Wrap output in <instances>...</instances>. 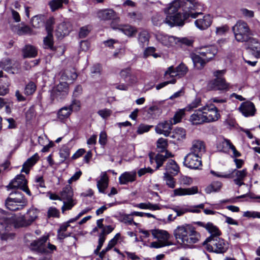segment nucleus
<instances>
[{
	"instance_id": "14",
	"label": "nucleus",
	"mask_w": 260,
	"mask_h": 260,
	"mask_svg": "<svg viewBox=\"0 0 260 260\" xmlns=\"http://www.w3.org/2000/svg\"><path fill=\"white\" fill-rule=\"evenodd\" d=\"M49 240V235H45L38 240L33 241L30 244V247L34 250L41 253H48L47 243Z\"/></svg>"
},
{
	"instance_id": "7",
	"label": "nucleus",
	"mask_w": 260,
	"mask_h": 260,
	"mask_svg": "<svg viewBox=\"0 0 260 260\" xmlns=\"http://www.w3.org/2000/svg\"><path fill=\"white\" fill-rule=\"evenodd\" d=\"M225 73V71L223 70L215 72L214 75L216 78L209 82L208 88L211 90H228L230 88V84L226 82L225 79L222 77Z\"/></svg>"
},
{
	"instance_id": "39",
	"label": "nucleus",
	"mask_w": 260,
	"mask_h": 260,
	"mask_svg": "<svg viewBox=\"0 0 260 260\" xmlns=\"http://www.w3.org/2000/svg\"><path fill=\"white\" fill-rule=\"evenodd\" d=\"M186 132L183 128L178 127L174 130L171 137L175 140V141H180L185 139Z\"/></svg>"
},
{
	"instance_id": "4",
	"label": "nucleus",
	"mask_w": 260,
	"mask_h": 260,
	"mask_svg": "<svg viewBox=\"0 0 260 260\" xmlns=\"http://www.w3.org/2000/svg\"><path fill=\"white\" fill-rule=\"evenodd\" d=\"M60 195V201H63V206L61 207V211L63 213L66 210H71L76 205L77 201L73 198V190L70 185H67L63 188Z\"/></svg>"
},
{
	"instance_id": "63",
	"label": "nucleus",
	"mask_w": 260,
	"mask_h": 260,
	"mask_svg": "<svg viewBox=\"0 0 260 260\" xmlns=\"http://www.w3.org/2000/svg\"><path fill=\"white\" fill-rule=\"evenodd\" d=\"M98 114L103 118L106 119L111 115L112 111L110 109L105 108L99 110Z\"/></svg>"
},
{
	"instance_id": "42",
	"label": "nucleus",
	"mask_w": 260,
	"mask_h": 260,
	"mask_svg": "<svg viewBox=\"0 0 260 260\" xmlns=\"http://www.w3.org/2000/svg\"><path fill=\"white\" fill-rule=\"evenodd\" d=\"M149 39L150 35L146 30H142L139 33L138 41L139 45L142 47L148 44Z\"/></svg>"
},
{
	"instance_id": "16",
	"label": "nucleus",
	"mask_w": 260,
	"mask_h": 260,
	"mask_svg": "<svg viewBox=\"0 0 260 260\" xmlns=\"http://www.w3.org/2000/svg\"><path fill=\"white\" fill-rule=\"evenodd\" d=\"M181 8V0H174L169 5V6L165 9V14L170 16H181V13L179 10Z\"/></svg>"
},
{
	"instance_id": "27",
	"label": "nucleus",
	"mask_w": 260,
	"mask_h": 260,
	"mask_svg": "<svg viewBox=\"0 0 260 260\" xmlns=\"http://www.w3.org/2000/svg\"><path fill=\"white\" fill-rule=\"evenodd\" d=\"M174 194L175 196L192 195L198 192L197 186H192L190 188H178L174 190Z\"/></svg>"
},
{
	"instance_id": "38",
	"label": "nucleus",
	"mask_w": 260,
	"mask_h": 260,
	"mask_svg": "<svg viewBox=\"0 0 260 260\" xmlns=\"http://www.w3.org/2000/svg\"><path fill=\"white\" fill-rule=\"evenodd\" d=\"M182 17H166L163 22L168 24L171 27L175 26H182L184 24V19Z\"/></svg>"
},
{
	"instance_id": "40",
	"label": "nucleus",
	"mask_w": 260,
	"mask_h": 260,
	"mask_svg": "<svg viewBox=\"0 0 260 260\" xmlns=\"http://www.w3.org/2000/svg\"><path fill=\"white\" fill-rule=\"evenodd\" d=\"M5 205L6 207L11 211L22 210L25 207L24 204L16 203L15 201L10 200L9 198H7L6 200Z\"/></svg>"
},
{
	"instance_id": "26",
	"label": "nucleus",
	"mask_w": 260,
	"mask_h": 260,
	"mask_svg": "<svg viewBox=\"0 0 260 260\" xmlns=\"http://www.w3.org/2000/svg\"><path fill=\"white\" fill-rule=\"evenodd\" d=\"M234 174L236 177L234 179V183L239 186L244 185L243 180L245 177L247 176V172L246 169H243L242 170H237L235 169L231 174L233 177V174Z\"/></svg>"
},
{
	"instance_id": "32",
	"label": "nucleus",
	"mask_w": 260,
	"mask_h": 260,
	"mask_svg": "<svg viewBox=\"0 0 260 260\" xmlns=\"http://www.w3.org/2000/svg\"><path fill=\"white\" fill-rule=\"evenodd\" d=\"M163 101L153 102V105L148 109V114L150 115L152 118H155L161 113L160 105L162 104Z\"/></svg>"
},
{
	"instance_id": "34",
	"label": "nucleus",
	"mask_w": 260,
	"mask_h": 260,
	"mask_svg": "<svg viewBox=\"0 0 260 260\" xmlns=\"http://www.w3.org/2000/svg\"><path fill=\"white\" fill-rule=\"evenodd\" d=\"M191 58L195 67L198 69H202L208 62L200 54L199 52L191 55Z\"/></svg>"
},
{
	"instance_id": "47",
	"label": "nucleus",
	"mask_w": 260,
	"mask_h": 260,
	"mask_svg": "<svg viewBox=\"0 0 260 260\" xmlns=\"http://www.w3.org/2000/svg\"><path fill=\"white\" fill-rule=\"evenodd\" d=\"M72 111L69 106L61 108L58 112L57 117L60 120L68 118L72 113Z\"/></svg>"
},
{
	"instance_id": "12",
	"label": "nucleus",
	"mask_w": 260,
	"mask_h": 260,
	"mask_svg": "<svg viewBox=\"0 0 260 260\" xmlns=\"http://www.w3.org/2000/svg\"><path fill=\"white\" fill-rule=\"evenodd\" d=\"M155 37L162 45L168 48L176 47L177 42L179 41L178 37L170 36L161 32L156 33Z\"/></svg>"
},
{
	"instance_id": "58",
	"label": "nucleus",
	"mask_w": 260,
	"mask_h": 260,
	"mask_svg": "<svg viewBox=\"0 0 260 260\" xmlns=\"http://www.w3.org/2000/svg\"><path fill=\"white\" fill-rule=\"evenodd\" d=\"M35 182L36 186L40 189L39 191H44L45 186L43 177L39 176L36 177Z\"/></svg>"
},
{
	"instance_id": "28",
	"label": "nucleus",
	"mask_w": 260,
	"mask_h": 260,
	"mask_svg": "<svg viewBox=\"0 0 260 260\" xmlns=\"http://www.w3.org/2000/svg\"><path fill=\"white\" fill-rule=\"evenodd\" d=\"M77 77V75L74 70H66L61 73L60 82H72Z\"/></svg>"
},
{
	"instance_id": "37",
	"label": "nucleus",
	"mask_w": 260,
	"mask_h": 260,
	"mask_svg": "<svg viewBox=\"0 0 260 260\" xmlns=\"http://www.w3.org/2000/svg\"><path fill=\"white\" fill-rule=\"evenodd\" d=\"M119 28V30L121 31L124 34L130 38L135 36L138 31L136 27L127 24H122V26Z\"/></svg>"
},
{
	"instance_id": "48",
	"label": "nucleus",
	"mask_w": 260,
	"mask_h": 260,
	"mask_svg": "<svg viewBox=\"0 0 260 260\" xmlns=\"http://www.w3.org/2000/svg\"><path fill=\"white\" fill-rule=\"evenodd\" d=\"M172 156L171 153L166 152L165 155L157 154L155 157V162L157 164L156 169L160 167L166 159Z\"/></svg>"
},
{
	"instance_id": "35",
	"label": "nucleus",
	"mask_w": 260,
	"mask_h": 260,
	"mask_svg": "<svg viewBox=\"0 0 260 260\" xmlns=\"http://www.w3.org/2000/svg\"><path fill=\"white\" fill-rule=\"evenodd\" d=\"M23 56L24 58H34L38 54V51L35 47L26 45L22 49Z\"/></svg>"
},
{
	"instance_id": "62",
	"label": "nucleus",
	"mask_w": 260,
	"mask_h": 260,
	"mask_svg": "<svg viewBox=\"0 0 260 260\" xmlns=\"http://www.w3.org/2000/svg\"><path fill=\"white\" fill-rule=\"evenodd\" d=\"M168 143L166 139L164 138H159L157 141V147L160 149L161 151H164L166 149Z\"/></svg>"
},
{
	"instance_id": "31",
	"label": "nucleus",
	"mask_w": 260,
	"mask_h": 260,
	"mask_svg": "<svg viewBox=\"0 0 260 260\" xmlns=\"http://www.w3.org/2000/svg\"><path fill=\"white\" fill-rule=\"evenodd\" d=\"M108 177L106 172L102 173L100 179L97 181V187L100 192L104 193L108 185Z\"/></svg>"
},
{
	"instance_id": "51",
	"label": "nucleus",
	"mask_w": 260,
	"mask_h": 260,
	"mask_svg": "<svg viewBox=\"0 0 260 260\" xmlns=\"http://www.w3.org/2000/svg\"><path fill=\"white\" fill-rule=\"evenodd\" d=\"M164 180L166 182V185L169 187L174 188L175 187L176 182L175 179L168 173H164Z\"/></svg>"
},
{
	"instance_id": "17",
	"label": "nucleus",
	"mask_w": 260,
	"mask_h": 260,
	"mask_svg": "<svg viewBox=\"0 0 260 260\" xmlns=\"http://www.w3.org/2000/svg\"><path fill=\"white\" fill-rule=\"evenodd\" d=\"M196 223L200 226L205 228L210 234V236L208 238H211V239L218 238L221 235V232L219 229L211 222L206 223L201 221H198Z\"/></svg>"
},
{
	"instance_id": "45",
	"label": "nucleus",
	"mask_w": 260,
	"mask_h": 260,
	"mask_svg": "<svg viewBox=\"0 0 260 260\" xmlns=\"http://www.w3.org/2000/svg\"><path fill=\"white\" fill-rule=\"evenodd\" d=\"M69 25V24L64 22L58 25L56 29L57 35L61 37L68 35L70 32V30L68 28Z\"/></svg>"
},
{
	"instance_id": "9",
	"label": "nucleus",
	"mask_w": 260,
	"mask_h": 260,
	"mask_svg": "<svg viewBox=\"0 0 260 260\" xmlns=\"http://www.w3.org/2000/svg\"><path fill=\"white\" fill-rule=\"evenodd\" d=\"M68 83L60 82L51 91L50 99L52 103L63 100L68 94Z\"/></svg>"
},
{
	"instance_id": "52",
	"label": "nucleus",
	"mask_w": 260,
	"mask_h": 260,
	"mask_svg": "<svg viewBox=\"0 0 260 260\" xmlns=\"http://www.w3.org/2000/svg\"><path fill=\"white\" fill-rule=\"evenodd\" d=\"M96 14L99 16H114L116 15L115 12L111 9L99 10Z\"/></svg>"
},
{
	"instance_id": "43",
	"label": "nucleus",
	"mask_w": 260,
	"mask_h": 260,
	"mask_svg": "<svg viewBox=\"0 0 260 260\" xmlns=\"http://www.w3.org/2000/svg\"><path fill=\"white\" fill-rule=\"evenodd\" d=\"M9 79L5 77L0 79V95H5L9 92Z\"/></svg>"
},
{
	"instance_id": "53",
	"label": "nucleus",
	"mask_w": 260,
	"mask_h": 260,
	"mask_svg": "<svg viewBox=\"0 0 260 260\" xmlns=\"http://www.w3.org/2000/svg\"><path fill=\"white\" fill-rule=\"evenodd\" d=\"M153 127V126L152 125H147L141 123L138 127L137 133L138 135H142L145 133L149 132L150 129Z\"/></svg>"
},
{
	"instance_id": "3",
	"label": "nucleus",
	"mask_w": 260,
	"mask_h": 260,
	"mask_svg": "<svg viewBox=\"0 0 260 260\" xmlns=\"http://www.w3.org/2000/svg\"><path fill=\"white\" fill-rule=\"evenodd\" d=\"M233 31L238 42L247 41L252 36V32L247 24L241 20L238 21L233 27Z\"/></svg>"
},
{
	"instance_id": "18",
	"label": "nucleus",
	"mask_w": 260,
	"mask_h": 260,
	"mask_svg": "<svg viewBox=\"0 0 260 260\" xmlns=\"http://www.w3.org/2000/svg\"><path fill=\"white\" fill-rule=\"evenodd\" d=\"M207 62L212 59L217 53V49L214 46L203 47L198 51Z\"/></svg>"
},
{
	"instance_id": "61",
	"label": "nucleus",
	"mask_w": 260,
	"mask_h": 260,
	"mask_svg": "<svg viewBox=\"0 0 260 260\" xmlns=\"http://www.w3.org/2000/svg\"><path fill=\"white\" fill-rule=\"evenodd\" d=\"M201 100L199 99H195L191 103L189 104L187 106H186L184 109L185 111H190L192 110L193 109L198 107L200 105Z\"/></svg>"
},
{
	"instance_id": "64",
	"label": "nucleus",
	"mask_w": 260,
	"mask_h": 260,
	"mask_svg": "<svg viewBox=\"0 0 260 260\" xmlns=\"http://www.w3.org/2000/svg\"><path fill=\"white\" fill-rule=\"evenodd\" d=\"M43 17H32L31 20V23L34 27L38 28L43 25Z\"/></svg>"
},
{
	"instance_id": "15",
	"label": "nucleus",
	"mask_w": 260,
	"mask_h": 260,
	"mask_svg": "<svg viewBox=\"0 0 260 260\" xmlns=\"http://www.w3.org/2000/svg\"><path fill=\"white\" fill-rule=\"evenodd\" d=\"M187 67L183 63L180 64L176 68L173 67H170L168 68V70L165 73V76L168 78L170 77H181L184 76L187 72Z\"/></svg>"
},
{
	"instance_id": "19",
	"label": "nucleus",
	"mask_w": 260,
	"mask_h": 260,
	"mask_svg": "<svg viewBox=\"0 0 260 260\" xmlns=\"http://www.w3.org/2000/svg\"><path fill=\"white\" fill-rule=\"evenodd\" d=\"M203 110L206 122L214 121L218 119L219 114L218 113L217 109L215 107H212L211 108L204 107Z\"/></svg>"
},
{
	"instance_id": "55",
	"label": "nucleus",
	"mask_w": 260,
	"mask_h": 260,
	"mask_svg": "<svg viewBox=\"0 0 260 260\" xmlns=\"http://www.w3.org/2000/svg\"><path fill=\"white\" fill-rule=\"evenodd\" d=\"M70 149L67 146H63L59 152L60 157L61 158L62 162L67 159L70 156Z\"/></svg>"
},
{
	"instance_id": "5",
	"label": "nucleus",
	"mask_w": 260,
	"mask_h": 260,
	"mask_svg": "<svg viewBox=\"0 0 260 260\" xmlns=\"http://www.w3.org/2000/svg\"><path fill=\"white\" fill-rule=\"evenodd\" d=\"M39 210L31 207L28 209L24 215L18 217L15 221L17 227H26L31 225L38 217Z\"/></svg>"
},
{
	"instance_id": "29",
	"label": "nucleus",
	"mask_w": 260,
	"mask_h": 260,
	"mask_svg": "<svg viewBox=\"0 0 260 260\" xmlns=\"http://www.w3.org/2000/svg\"><path fill=\"white\" fill-rule=\"evenodd\" d=\"M39 159L38 154L35 153L23 164L21 172H25L26 174L29 173L30 168L37 162Z\"/></svg>"
},
{
	"instance_id": "22",
	"label": "nucleus",
	"mask_w": 260,
	"mask_h": 260,
	"mask_svg": "<svg viewBox=\"0 0 260 260\" xmlns=\"http://www.w3.org/2000/svg\"><path fill=\"white\" fill-rule=\"evenodd\" d=\"M137 172L136 171L125 172L119 177V183L121 185H126L136 180Z\"/></svg>"
},
{
	"instance_id": "54",
	"label": "nucleus",
	"mask_w": 260,
	"mask_h": 260,
	"mask_svg": "<svg viewBox=\"0 0 260 260\" xmlns=\"http://www.w3.org/2000/svg\"><path fill=\"white\" fill-rule=\"evenodd\" d=\"M45 21V27L47 32H52L53 30V25L55 20L53 17H47V19L44 20Z\"/></svg>"
},
{
	"instance_id": "23",
	"label": "nucleus",
	"mask_w": 260,
	"mask_h": 260,
	"mask_svg": "<svg viewBox=\"0 0 260 260\" xmlns=\"http://www.w3.org/2000/svg\"><path fill=\"white\" fill-rule=\"evenodd\" d=\"M172 122L170 121H164L159 123L156 126L155 130L156 133L162 134L167 137L169 136L172 129Z\"/></svg>"
},
{
	"instance_id": "46",
	"label": "nucleus",
	"mask_w": 260,
	"mask_h": 260,
	"mask_svg": "<svg viewBox=\"0 0 260 260\" xmlns=\"http://www.w3.org/2000/svg\"><path fill=\"white\" fill-rule=\"evenodd\" d=\"M134 206L142 209H149L151 210H157L160 209L158 205L152 204L150 202L137 204H136Z\"/></svg>"
},
{
	"instance_id": "11",
	"label": "nucleus",
	"mask_w": 260,
	"mask_h": 260,
	"mask_svg": "<svg viewBox=\"0 0 260 260\" xmlns=\"http://www.w3.org/2000/svg\"><path fill=\"white\" fill-rule=\"evenodd\" d=\"M27 180L23 175H18L7 186L8 190L10 189L20 188L28 195L30 196L31 193L27 186Z\"/></svg>"
},
{
	"instance_id": "8",
	"label": "nucleus",
	"mask_w": 260,
	"mask_h": 260,
	"mask_svg": "<svg viewBox=\"0 0 260 260\" xmlns=\"http://www.w3.org/2000/svg\"><path fill=\"white\" fill-rule=\"evenodd\" d=\"M181 2L182 16H197L203 14L199 11L200 5L195 0H181Z\"/></svg>"
},
{
	"instance_id": "44",
	"label": "nucleus",
	"mask_w": 260,
	"mask_h": 260,
	"mask_svg": "<svg viewBox=\"0 0 260 260\" xmlns=\"http://www.w3.org/2000/svg\"><path fill=\"white\" fill-rule=\"evenodd\" d=\"M221 186L222 183L220 182H213L205 188V192L208 194L213 192H217L220 190Z\"/></svg>"
},
{
	"instance_id": "13",
	"label": "nucleus",
	"mask_w": 260,
	"mask_h": 260,
	"mask_svg": "<svg viewBox=\"0 0 260 260\" xmlns=\"http://www.w3.org/2000/svg\"><path fill=\"white\" fill-rule=\"evenodd\" d=\"M183 165L190 169H199L202 166L201 156L188 153L184 158Z\"/></svg>"
},
{
	"instance_id": "57",
	"label": "nucleus",
	"mask_w": 260,
	"mask_h": 260,
	"mask_svg": "<svg viewBox=\"0 0 260 260\" xmlns=\"http://www.w3.org/2000/svg\"><path fill=\"white\" fill-rule=\"evenodd\" d=\"M12 61L10 59H6L0 61V68H2L5 71L9 72L12 69Z\"/></svg>"
},
{
	"instance_id": "36",
	"label": "nucleus",
	"mask_w": 260,
	"mask_h": 260,
	"mask_svg": "<svg viewBox=\"0 0 260 260\" xmlns=\"http://www.w3.org/2000/svg\"><path fill=\"white\" fill-rule=\"evenodd\" d=\"M166 172L165 173L176 175L179 173L180 169L178 165L174 160L170 159L166 166Z\"/></svg>"
},
{
	"instance_id": "24",
	"label": "nucleus",
	"mask_w": 260,
	"mask_h": 260,
	"mask_svg": "<svg viewBox=\"0 0 260 260\" xmlns=\"http://www.w3.org/2000/svg\"><path fill=\"white\" fill-rule=\"evenodd\" d=\"M190 121L193 124L196 125L206 122L203 108L195 111L194 113L190 116Z\"/></svg>"
},
{
	"instance_id": "6",
	"label": "nucleus",
	"mask_w": 260,
	"mask_h": 260,
	"mask_svg": "<svg viewBox=\"0 0 260 260\" xmlns=\"http://www.w3.org/2000/svg\"><path fill=\"white\" fill-rule=\"evenodd\" d=\"M151 232L154 238L157 239V241L151 243L150 247L159 248L172 245L169 240L170 235L167 231L156 229L151 230Z\"/></svg>"
},
{
	"instance_id": "60",
	"label": "nucleus",
	"mask_w": 260,
	"mask_h": 260,
	"mask_svg": "<svg viewBox=\"0 0 260 260\" xmlns=\"http://www.w3.org/2000/svg\"><path fill=\"white\" fill-rule=\"evenodd\" d=\"M47 215L50 217H59V211L55 207H50L47 212Z\"/></svg>"
},
{
	"instance_id": "56",
	"label": "nucleus",
	"mask_w": 260,
	"mask_h": 260,
	"mask_svg": "<svg viewBox=\"0 0 260 260\" xmlns=\"http://www.w3.org/2000/svg\"><path fill=\"white\" fill-rule=\"evenodd\" d=\"M115 245V240H111L108 244V245L107 246V247L103 249L101 252L100 253H99V257L101 258V259H103V257H104L105 254L107 252H108V251H109L111 248H112Z\"/></svg>"
},
{
	"instance_id": "10",
	"label": "nucleus",
	"mask_w": 260,
	"mask_h": 260,
	"mask_svg": "<svg viewBox=\"0 0 260 260\" xmlns=\"http://www.w3.org/2000/svg\"><path fill=\"white\" fill-rule=\"evenodd\" d=\"M216 148L218 151L225 153H229L230 150H231L234 157L241 156V153L237 150L235 146L229 139L222 138L218 140L216 144Z\"/></svg>"
},
{
	"instance_id": "59",
	"label": "nucleus",
	"mask_w": 260,
	"mask_h": 260,
	"mask_svg": "<svg viewBox=\"0 0 260 260\" xmlns=\"http://www.w3.org/2000/svg\"><path fill=\"white\" fill-rule=\"evenodd\" d=\"M185 110L184 109H180L178 111H177L173 117L174 122L173 124H176L178 122H179L183 117L184 115V112Z\"/></svg>"
},
{
	"instance_id": "41",
	"label": "nucleus",
	"mask_w": 260,
	"mask_h": 260,
	"mask_svg": "<svg viewBox=\"0 0 260 260\" xmlns=\"http://www.w3.org/2000/svg\"><path fill=\"white\" fill-rule=\"evenodd\" d=\"M43 44L45 49H49L52 51L55 50L56 48L54 46L53 37L52 32H47V36L44 38Z\"/></svg>"
},
{
	"instance_id": "21",
	"label": "nucleus",
	"mask_w": 260,
	"mask_h": 260,
	"mask_svg": "<svg viewBox=\"0 0 260 260\" xmlns=\"http://www.w3.org/2000/svg\"><path fill=\"white\" fill-rule=\"evenodd\" d=\"M190 152L202 156L206 151V146L204 142L201 140H194L192 142Z\"/></svg>"
},
{
	"instance_id": "50",
	"label": "nucleus",
	"mask_w": 260,
	"mask_h": 260,
	"mask_svg": "<svg viewBox=\"0 0 260 260\" xmlns=\"http://www.w3.org/2000/svg\"><path fill=\"white\" fill-rule=\"evenodd\" d=\"M36 90V85L35 83L32 81L28 82L25 86L24 88V94L27 95L32 94Z\"/></svg>"
},
{
	"instance_id": "1",
	"label": "nucleus",
	"mask_w": 260,
	"mask_h": 260,
	"mask_svg": "<svg viewBox=\"0 0 260 260\" xmlns=\"http://www.w3.org/2000/svg\"><path fill=\"white\" fill-rule=\"evenodd\" d=\"M177 243L184 248H193L201 239V234L191 224L179 225L174 231Z\"/></svg>"
},
{
	"instance_id": "20",
	"label": "nucleus",
	"mask_w": 260,
	"mask_h": 260,
	"mask_svg": "<svg viewBox=\"0 0 260 260\" xmlns=\"http://www.w3.org/2000/svg\"><path fill=\"white\" fill-rule=\"evenodd\" d=\"M238 110L245 117L253 116L255 112L253 103L250 101L242 103L238 108Z\"/></svg>"
},
{
	"instance_id": "2",
	"label": "nucleus",
	"mask_w": 260,
	"mask_h": 260,
	"mask_svg": "<svg viewBox=\"0 0 260 260\" xmlns=\"http://www.w3.org/2000/svg\"><path fill=\"white\" fill-rule=\"evenodd\" d=\"M203 245L206 246L207 250L209 252L222 254L228 249V244L224 239L218 237L211 239L207 238L203 242Z\"/></svg>"
},
{
	"instance_id": "33",
	"label": "nucleus",
	"mask_w": 260,
	"mask_h": 260,
	"mask_svg": "<svg viewBox=\"0 0 260 260\" xmlns=\"http://www.w3.org/2000/svg\"><path fill=\"white\" fill-rule=\"evenodd\" d=\"M212 20L210 17H203L196 20L194 24L197 28L204 30L208 28L211 24Z\"/></svg>"
},
{
	"instance_id": "49",
	"label": "nucleus",
	"mask_w": 260,
	"mask_h": 260,
	"mask_svg": "<svg viewBox=\"0 0 260 260\" xmlns=\"http://www.w3.org/2000/svg\"><path fill=\"white\" fill-rule=\"evenodd\" d=\"M69 0H52L49 3L50 7L52 11H54L62 6V3L67 4Z\"/></svg>"
},
{
	"instance_id": "30",
	"label": "nucleus",
	"mask_w": 260,
	"mask_h": 260,
	"mask_svg": "<svg viewBox=\"0 0 260 260\" xmlns=\"http://www.w3.org/2000/svg\"><path fill=\"white\" fill-rule=\"evenodd\" d=\"M8 198L15 201L16 203L24 204L25 206L27 204L26 199L20 191H16L13 192H11L10 193L9 197Z\"/></svg>"
},
{
	"instance_id": "25",
	"label": "nucleus",
	"mask_w": 260,
	"mask_h": 260,
	"mask_svg": "<svg viewBox=\"0 0 260 260\" xmlns=\"http://www.w3.org/2000/svg\"><path fill=\"white\" fill-rule=\"evenodd\" d=\"M248 48L250 49L252 54L256 58L260 56V43L255 39L251 37L247 41Z\"/></svg>"
}]
</instances>
